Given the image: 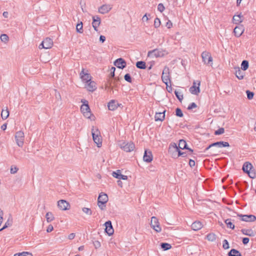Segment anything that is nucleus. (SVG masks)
<instances>
[{
  "instance_id": "f257e3e1",
  "label": "nucleus",
  "mask_w": 256,
  "mask_h": 256,
  "mask_svg": "<svg viewBox=\"0 0 256 256\" xmlns=\"http://www.w3.org/2000/svg\"><path fill=\"white\" fill-rule=\"evenodd\" d=\"M92 134L94 142L96 144L98 147H100L102 146V138L100 131L97 128L92 127Z\"/></svg>"
},
{
  "instance_id": "f03ea898",
  "label": "nucleus",
  "mask_w": 256,
  "mask_h": 256,
  "mask_svg": "<svg viewBox=\"0 0 256 256\" xmlns=\"http://www.w3.org/2000/svg\"><path fill=\"white\" fill-rule=\"evenodd\" d=\"M82 102L84 104L81 106L80 110L83 113L84 116L86 118H90L92 115V113L90 112L89 106L88 104V102L84 100L83 101V100H82Z\"/></svg>"
},
{
  "instance_id": "7ed1b4c3",
  "label": "nucleus",
  "mask_w": 256,
  "mask_h": 256,
  "mask_svg": "<svg viewBox=\"0 0 256 256\" xmlns=\"http://www.w3.org/2000/svg\"><path fill=\"white\" fill-rule=\"evenodd\" d=\"M169 152H172V155L174 156L176 153L178 152V157L180 156H186V154L184 152H182L178 147L176 143L171 144L169 147Z\"/></svg>"
},
{
  "instance_id": "20e7f679",
  "label": "nucleus",
  "mask_w": 256,
  "mask_h": 256,
  "mask_svg": "<svg viewBox=\"0 0 256 256\" xmlns=\"http://www.w3.org/2000/svg\"><path fill=\"white\" fill-rule=\"evenodd\" d=\"M166 54V52L160 49H154L149 51L148 54V56L150 58H158L164 56Z\"/></svg>"
},
{
  "instance_id": "39448f33",
  "label": "nucleus",
  "mask_w": 256,
  "mask_h": 256,
  "mask_svg": "<svg viewBox=\"0 0 256 256\" xmlns=\"http://www.w3.org/2000/svg\"><path fill=\"white\" fill-rule=\"evenodd\" d=\"M162 80V82L168 86V84L170 82V70L167 66H165L163 70Z\"/></svg>"
},
{
  "instance_id": "423d86ee",
  "label": "nucleus",
  "mask_w": 256,
  "mask_h": 256,
  "mask_svg": "<svg viewBox=\"0 0 256 256\" xmlns=\"http://www.w3.org/2000/svg\"><path fill=\"white\" fill-rule=\"evenodd\" d=\"M24 134L22 131H18L16 133L15 140L18 146L22 147L24 144Z\"/></svg>"
},
{
  "instance_id": "0eeeda50",
  "label": "nucleus",
  "mask_w": 256,
  "mask_h": 256,
  "mask_svg": "<svg viewBox=\"0 0 256 256\" xmlns=\"http://www.w3.org/2000/svg\"><path fill=\"white\" fill-rule=\"evenodd\" d=\"M150 226L157 232H160L162 230L158 219L156 216L152 217Z\"/></svg>"
},
{
  "instance_id": "6e6552de",
  "label": "nucleus",
  "mask_w": 256,
  "mask_h": 256,
  "mask_svg": "<svg viewBox=\"0 0 256 256\" xmlns=\"http://www.w3.org/2000/svg\"><path fill=\"white\" fill-rule=\"evenodd\" d=\"M120 147L126 152H130L134 150L135 146L134 144L132 142H122L120 144Z\"/></svg>"
},
{
  "instance_id": "1a4fd4ad",
  "label": "nucleus",
  "mask_w": 256,
  "mask_h": 256,
  "mask_svg": "<svg viewBox=\"0 0 256 256\" xmlns=\"http://www.w3.org/2000/svg\"><path fill=\"white\" fill-rule=\"evenodd\" d=\"M229 146H230V144H229L228 142H222V141L218 142L212 143V144H210V145H209L208 147H206L205 148L204 152H206L210 148L212 147H213V146H217L218 148H222V147H228Z\"/></svg>"
},
{
  "instance_id": "9d476101",
  "label": "nucleus",
  "mask_w": 256,
  "mask_h": 256,
  "mask_svg": "<svg viewBox=\"0 0 256 256\" xmlns=\"http://www.w3.org/2000/svg\"><path fill=\"white\" fill-rule=\"evenodd\" d=\"M200 82L198 81V83L196 81L193 82L192 86L190 88V92L191 94L198 95L200 92Z\"/></svg>"
},
{
  "instance_id": "9b49d317",
  "label": "nucleus",
  "mask_w": 256,
  "mask_h": 256,
  "mask_svg": "<svg viewBox=\"0 0 256 256\" xmlns=\"http://www.w3.org/2000/svg\"><path fill=\"white\" fill-rule=\"evenodd\" d=\"M238 216L242 218V220L246 222H252L256 220V217L252 214L243 215L242 214H238Z\"/></svg>"
},
{
  "instance_id": "f8f14e48",
  "label": "nucleus",
  "mask_w": 256,
  "mask_h": 256,
  "mask_svg": "<svg viewBox=\"0 0 256 256\" xmlns=\"http://www.w3.org/2000/svg\"><path fill=\"white\" fill-rule=\"evenodd\" d=\"M80 76L82 80L85 82H88L91 80L90 75L88 73V71L87 70L86 72H84V68H82L81 71Z\"/></svg>"
},
{
  "instance_id": "ddd939ff",
  "label": "nucleus",
  "mask_w": 256,
  "mask_h": 256,
  "mask_svg": "<svg viewBox=\"0 0 256 256\" xmlns=\"http://www.w3.org/2000/svg\"><path fill=\"white\" fill-rule=\"evenodd\" d=\"M202 61L206 64H208L212 60V58L211 56L210 53L207 52H204L202 54Z\"/></svg>"
},
{
  "instance_id": "4468645a",
  "label": "nucleus",
  "mask_w": 256,
  "mask_h": 256,
  "mask_svg": "<svg viewBox=\"0 0 256 256\" xmlns=\"http://www.w3.org/2000/svg\"><path fill=\"white\" fill-rule=\"evenodd\" d=\"M58 206L60 209L62 210H68L70 208L69 203L63 200H61L58 202Z\"/></svg>"
},
{
  "instance_id": "2eb2a0df",
  "label": "nucleus",
  "mask_w": 256,
  "mask_h": 256,
  "mask_svg": "<svg viewBox=\"0 0 256 256\" xmlns=\"http://www.w3.org/2000/svg\"><path fill=\"white\" fill-rule=\"evenodd\" d=\"M104 225L106 226L105 232L108 236H112L114 232V230L113 229L111 221L108 220L106 222Z\"/></svg>"
},
{
  "instance_id": "dca6fc26",
  "label": "nucleus",
  "mask_w": 256,
  "mask_h": 256,
  "mask_svg": "<svg viewBox=\"0 0 256 256\" xmlns=\"http://www.w3.org/2000/svg\"><path fill=\"white\" fill-rule=\"evenodd\" d=\"M153 156L151 151L146 150L144 151L143 160L146 162H150L152 160Z\"/></svg>"
},
{
  "instance_id": "f3484780",
  "label": "nucleus",
  "mask_w": 256,
  "mask_h": 256,
  "mask_svg": "<svg viewBox=\"0 0 256 256\" xmlns=\"http://www.w3.org/2000/svg\"><path fill=\"white\" fill-rule=\"evenodd\" d=\"M122 106L121 104H118L116 100H111L108 104V108L110 110H116L118 106Z\"/></svg>"
},
{
  "instance_id": "a211bd4d",
  "label": "nucleus",
  "mask_w": 256,
  "mask_h": 256,
  "mask_svg": "<svg viewBox=\"0 0 256 256\" xmlns=\"http://www.w3.org/2000/svg\"><path fill=\"white\" fill-rule=\"evenodd\" d=\"M100 18L98 16H92V27L94 28V30L96 32L98 30V28L100 25Z\"/></svg>"
},
{
  "instance_id": "6ab92c4d",
  "label": "nucleus",
  "mask_w": 256,
  "mask_h": 256,
  "mask_svg": "<svg viewBox=\"0 0 256 256\" xmlns=\"http://www.w3.org/2000/svg\"><path fill=\"white\" fill-rule=\"evenodd\" d=\"M244 30V26L242 24L236 26L234 30V33L236 36L240 37Z\"/></svg>"
},
{
  "instance_id": "aec40b11",
  "label": "nucleus",
  "mask_w": 256,
  "mask_h": 256,
  "mask_svg": "<svg viewBox=\"0 0 256 256\" xmlns=\"http://www.w3.org/2000/svg\"><path fill=\"white\" fill-rule=\"evenodd\" d=\"M114 64L118 68L120 69H123L126 66V62L122 58H119L114 62Z\"/></svg>"
},
{
  "instance_id": "412c9836",
  "label": "nucleus",
  "mask_w": 256,
  "mask_h": 256,
  "mask_svg": "<svg viewBox=\"0 0 256 256\" xmlns=\"http://www.w3.org/2000/svg\"><path fill=\"white\" fill-rule=\"evenodd\" d=\"M112 176L114 178L119 179H122L123 180H126L128 179V176L123 175L121 174V172L120 170H118L116 172H114L112 174Z\"/></svg>"
},
{
  "instance_id": "4be33fe9",
  "label": "nucleus",
  "mask_w": 256,
  "mask_h": 256,
  "mask_svg": "<svg viewBox=\"0 0 256 256\" xmlns=\"http://www.w3.org/2000/svg\"><path fill=\"white\" fill-rule=\"evenodd\" d=\"M112 9L109 4H104L98 8V12L102 14H105L108 12Z\"/></svg>"
},
{
  "instance_id": "5701e85b",
  "label": "nucleus",
  "mask_w": 256,
  "mask_h": 256,
  "mask_svg": "<svg viewBox=\"0 0 256 256\" xmlns=\"http://www.w3.org/2000/svg\"><path fill=\"white\" fill-rule=\"evenodd\" d=\"M165 112L164 110L163 112H156L155 114V120L156 121H163L165 118Z\"/></svg>"
},
{
  "instance_id": "b1692460",
  "label": "nucleus",
  "mask_w": 256,
  "mask_h": 256,
  "mask_svg": "<svg viewBox=\"0 0 256 256\" xmlns=\"http://www.w3.org/2000/svg\"><path fill=\"white\" fill-rule=\"evenodd\" d=\"M191 227L192 230L196 231L201 229L202 227V224L200 221H196L192 224Z\"/></svg>"
},
{
  "instance_id": "393cba45",
  "label": "nucleus",
  "mask_w": 256,
  "mask_h": 256,
  "mask_svg": "<svg viewBox=\"0 0 256 256\" xmlns=\"http://www.w3.org/2000/svg\"><path fill=\"white\" fill-rule=\"evenodd\" d=\"M42 42L44 44L46 49L50 48L53 46V41L52 39L49 38H46Z\"/></svg>"
},
{
  "instance_id": "a878e982",
  "label": "nucleus",
  "mask_w": 256,
  "mask_h": 256,
  "mask_svg": "<svg viewBox=\"0 0 256 256\" xmlns=\"http://www.w3.org/2000/svg\"><path fill=\"white\" fill-rule=\"evenodd\" d=\"M241 232L242 234L248 236H254L255 235V232L252 229H242Z\"/></svg>"
},
{
  "instance_id": "bb28decb",
  "label": "nucleus",
  "mask_w": 256,
  "mask_h": 256,
  "mask_svg": "<svg viewBox=\"0 0 256 256\" xmlns=\"http://www.w3.org/2000/svg\"><path fill=\"white\" fill-rule=\"evenodd\" d=\"M243 16L241 14H238V15H234L233 16V22L236 24H239L241 23L243 21Z\"/></svg>"
},
{
  "instance_id": "cd10ccee",
  "label": "nucleus",
  "mask_w": 256,
  "mask_h": 256,
  "mask_svg": "<svg viewBox=\"0 0 256 256\" xmlns=\"http://www.w3.org/2000/svg\"><path fill=\"white\" fill-rule=\"evenodd\" d=\"M235 74L238 78L239 80H242L244 76V72L242 71L240 68H235Z\"/></svg>"
},
{
  "instance_id": "c85d7f7f",
  "label": "nucleus",
  "mask_w": 256,
  "mask_h": 256,
  "mask_svg": "<svg viewBox=\"0 0 256 256\" xmlns=\"http://www.w3.org/2000/svg\"><path fill=\"white\" fill-rule=\"evenodd\" d=\"M252 166L251 164L246 162L244 163L243 166H242V170L244 172L247 173L249 172L252 169Z\"/></svg>"
},
{
  "instance_id": "c756f323",
  "label": "nucleus",
  "mask_w": 256,
  "mask_h": 256,
  "mask_svg": "<svg viewBox=\"0 0 256 256\" xmlns=\"http://www.w3.org/2000/svg\"><path fill=\"white\" fill-rule=\"evenodd\" d=\"M98 200L106 204L108 201V196L106 194L101 192L98 197Z\"/></svg>"
},
{
  "instance_id": "7c9ffc66",
  "label": "nucleus",
  "mask_w": 256,
  "mask_h": 256,
  "mask_svg": "<svg viewBox=\"0 0 256 256\" xmlns=\"http://www.w3.org/2000/svg\"><path fill=\"white\" fill-rule=\"evenodd\" d=\"M86 85V88L90 92H93L96 89V83L91 80Z\"/></svg>"
},
{
  "instance_id": "2f4dec72",
  "label": "nucleus",
  "mask_w": 256,
  "mask_h": 256,
  "mask_svg": "<svg viewBox=\"0 0 256 256\" xmlns=\"http://www.w3.org/2000/svg\"><path fill=\"white\" fill-rule=\"evenodd\" d=\"M228 256H242L241 253L237 250L232 249L228 254Z\"/></svg>"
},
{
  "instance_id": "473e14b6",
  "label": "nucleus",
  "mask_w": 256,
  "mask_h": 256,
  "mask_svg": "<svg viewBox=\"0 0 256 256\" xmlns=\"http://www.w3.org/2000/svg\"><path fill=\"white\" fill-rule=\"evenodd\" d=\"M178 148L179 149L180 148L182 150L188 148L186 142L184 140H180L178 146Z\"/></svg>"
},
{
  "instance_id": "72a5a7b5",
  "label": "nucleus",
  "mask_w": 256,
  "mask_h": 256,
  "mask_svg": "<svg viewBox=\"0 0 256 256\" xmlns=\"http://www.w3.org/2000/svg\"><path fill=\"white\" fill-rule=\"evenodd\" d=\"M12 218H9L6 222L5 223L4 225L3 226V227L1 229H0V232L7 228L8 226H11L12 225Z\"/></svg>"
},
{
  "instance_id": "f704fd0d",
  "label": "nucleus",
  "mask_w": 256,
  "mask_h": 256,
  "mask_svg": "<svg viewBox=\"0 0 256 256\" xmlns=\"http://www.w3.org/2000/svg\"><path fill=\"white\" fill-rule=\"evenodd\" d=\"M9 116V111L6 108V110H2L1 112V116L2 119L6 120Z\"/></svg>"
},
{
  "instance_id": "c9c22d12",
  "label": "nucleus",
  "mask_w": 256,
  "mask_h": 256,
  "mask_svg": "<svg viewBox=\"0 0 256 256\" xmlns=\"http://www.w3.org/2000/svg\"><path fill=\"white\" fill-rule=\"evenodd\" d=\"M136 66L140 69H145L146 68V62L144 61L137 62Z\"/></svg>"
},
{
  "instance_id": "e433bc0d",
  "label": "nucleus",
  "mask_w": 256,
  "mask_h": 256,
  "mask_svg": "<svg viewBox=\"0 0 256 256\" xmlns=\"http://www.w3.org/2000/svg\"><path fill=\"white\" fill-rule=\"evenodd\" d=\"M76 30L77 32H78L80 34H82L83 32V24L82 22H80L76 24Z\"/></svg>"
},
{
  "instance_id": "4c0bfd02",
  "label": "nucleus",
  "mask_w": 256,
  "mask_h": 256,
  "mask_svg": "<svg viewBox=\"0 0 256 256\" xmlns=\"http://www.w3.org/2000/svg\"><path fill=\"white\" fill-rule=\"evenodd\" d=\"M206 238L207 240L209 241L214 242L216 240V236L214 233H210L206 236Z\"/></svg>"
},
{
  "instance_id": "58836bf2",
  "label": "nucleus",
  "mask_w": 256,
  "mask_h": 256,
  "mask_svg": "<svg viewBox=\"0 0 256 256\" xmlns=\"http://www.w3.org/2000/svg\"><path fill=\"white\" fill-rule=\"evenodd\" d=\"M161 248L164 250H167L171 248L172 246L170 244L166 242H162L160 244Z\"/></svg>"
},
{
  "instance_id": "ea45409f",
  "label": "nucleus",
  "mask_w": 256,
  "mask_h": 256,
  "mask_svg": "<svg viewBox=\"0 0 256 256\" xmlns=\"http://www.w3.org/2000/svg\"><path fill=\"white\" fill-rule=\"evenodd\" d=\"M46 220L48 222H51L54 220V216L51 212H48L46 215Z\"/></svg>"
},
{
  "instance_id": "a19ab883",
  "label": "nucleus",
  "mask_w": 256,
  "mask_h": 256,
  "mask_svg": "<svg viewBox=\"0 0 256 256\" xmlns=\"http://www.w3.org/2000/svg\"><path fill=\"white\" fill-rule=\"evenodd\" d=\"M248 68V62L246 60H244L241 64V68L242 70H246Z\"/></svg>"
},
{
  "instance_id": "79ce46f5",
  "label": "nucleus",
  "mask_w": 256,
  "mask_h": 256,
  "mask_svg": "<svg viewBox=\"0 0 256 256\" xmlns=\"http://www.w3.org/2000/svg\"><path fill=\"white\" fill-rule=\"evenodd\" d=\"M225 223L226 224L227 226L230 228L234 229V225L231 222L230 219H227L225 220Z\"/></svg>"
},
{
  "instance_id": "37998d69",
  "label": "nucleus",
  "mask_w": 256,
  "mask_h": 256,
  "mask_svg": "<svg viewBox=\"0 0 256 256\" xmlns=\"http://www.w3.org/2000/svg\"><path fill=\"white\" fill-rule=\"evenodd\" d=\"M174 94H175V95H176V97L177 98L180 100V102H181L184 98L183 94H182L181 92H178L177 90L174 91Z\"/></svg>"
},
{
  "instance_id": "c03bdc74",
  "label": "nucleus",
  "mask_w": 256,
  "mask_h": 256,
  "mask_svg": "<svg viewBox=\"0 0 256 256\" xmlns=\"http://www.w3.org/2000/svg\"><path fill=\"white\" fill-rule=\"evenodd\" d=\"M82 210L84 213H85L88 215L90 216L92 214V210H91L90 208H82Z\"/></svg>"
},
{
  "instance_id": "a18cd8bd",
  "label": "nucleus",
  "mask_w": 256,
  "mask_h": 256,
  "mask_svg": "<svg viewBox=\"0 0 256 256\" xmlns=\"http://www.w3.org/2000/svg\"><path fill=\"white\" fill-rule=\"evenodd\" d=\"M0 40L2 42H6L8 40V36L6 34H2L0 36Z\"/></svg>"
},
{
  "instance_id": "49530a36",
  "label": "nucleus",
  "mask_w": 256,
  "mask_h": 256,
  "mask_svg": "<svg viewBox=\"0 0 256 256\" xmlns=\"http://www.w3.org/2000/svg\"><path fill=\"white\" fill-rule=\"evenodd\" d=\"M176 115L177 116H178V117H182L183 116V113L181 110L180 108H176Z\"/></svg>"
},
{
  "instance_id": "de8ad7c7",
  "label": "nucleus",
  "mask_w": 256,
  "mask_h": 256,
  "mask_svg": "<svg viewBox=\"0 0 256 256\" xmlns=\"http://www.w3.org/2000/svg\"><path fill=\"white\" fill-rule=\"evenodd\" d=\"M222 248L224 249V250H227V249H228L230 246H229V244L228 242V240H223V242H222Z\"/></svg>"
},
{
  "instance_id": "09e8293b",
  "label": "nucleus",
  "mask_w": 256,
  "mask_h": 256,
  "mask_svg": "<svg viewBox=\"0 0 256 256\" xmlns=\"http://www.w3.org/2000/svg\"><path fill=\"white\" fill-rule=\"evenodd\" d=\"M124 80L128 82H132V79L130 75L129 74H126L124 76Z\"/></svg>"
},
{
  "instance_id": "8fccbe9b",
  "label": "nucleus",
  "mask_w": 256,
  "mask_h": 256,
  "mask_svg": "<svg viewBox=\"0 0 256 256\" xmlns=\"http://www.w3.org/2000/svg\"><path fill=\"white\" fill-rule=\"evenodd\" d=\"M105 203L101 202V201L98 200V207L100 208L102 210H104L105 209L106 205Z\"/></svg>"
},
{
  "instance_id": "3c124183",
  "label": "nucleus",
  "mask_w": 256,
  "mask_h": 256,
  "mask_svg": "<svg viewBox=\"0 0 256 256\" xmlns=\"http://www.w3.org/2000/svg\"><path fill=\"white\" fill-rule=\"evenodd\" d=\"M160 25V20L156 18L154 20V26L155 28H158Z\"/></svg>"
},
{
  "instance_id": "603ef678",
  "label": "nucleus",
  "mask_w": 256,
  "mask_h": 256,
  "mask_svg": "<svg viewBox=\"0 0 256 256\" xmlns=\"http://www.w3.org/2000/svg\"><path fill=\"white\" fill-rule=\"evenodd\" d=\"M224 128H220L218 130L214 132V134L216 135H220L224 134Z\"/></svg>"
},
{
  "instance_id": "864d4df0",
  "label": "nucleus",
  "mask_w": 256,
  "mask_h": 256,
  "mask_svg": "<svg viewBox=\"0 0 256 256\" xmlns=\"http://www.w3.org/2000/svg\"><path fill=\"white\" fill-rule=\"evenodd\" d=\"M246 94H247V97L248 100H251L253 98L254 94L252 92H250L248 90H247L246 91Z\"/></svg>"
},
{
  "instance_id": "5fc2aeb1",
  "label": "nucleus",
  "mask_w": 256,
  "mask_h": 256,
  "mask_svg": "<svg viewBox=\"0 0 256 256\" xmlns=\"http://www.w3.org/2000/svg\"><path fill=\"white\" fill-rule=\"evenodd\" d=\"M18 168L16 166H12L10 168V173L14 174L17 172Z\"/></svg>"
},
{
  "instance_id": "6e6d98bb",
  "label": "nucleus",
  "mask_w": 256,
  "mask_h": 256,
  "mask_svg": "<svg viewBox=\"0 0 256 256\" xmlns=\"http://www.w3.org/2000/svg\"><path fill=\"white\" fill-rule=\"evenodd\" d=\"M165 8H164V6L163 4H158V10H159L160 12H162L164 11Z\"/></svg>"
},
{
  "instance_id": "4d7b16f0",
  "label": "nucleus",
  "mask_w": 256,
  "mask_h": 256,
  "mask_svg": "<svg viewBox=\"0 0 256 256\" xmlns=\"http://www.w3.org/2000/svg\"><path fill=\"white\" fill-rule=\"evenodd\" d=\"M20 256H32V254L29 252H20Z\"/></svg>"
},
{
  "instance_id": "13d9d810",
  "label": "nucleus",
  "mask_w": 256,
  "mask_h": 256,
  "mask_svg": "<svg viewBox=\"0 0 256 256\" xmlns=\"http://www.w3.org/2000/svg\"><path fill=\"white\" fill-rule=\"evenodd\" d=\"M197 107L196 104L194 102H192L190 104V105L188 106V109L190 110L192 108H196Z\"/></svg>"
},
{
  "instance_id": "bf43d9fd",
  "label": "nucleus",
  "mask_w": 256,
  "mask_h": 256,
  "mask_svg": "<svg viewBox=\"0 0 256 256\" xmlns=\"http://www.w3.org/2000/svg\"><path fill=\"white\" fill-rule=\"evenodd\" d=\"M108 82L110 83V86H106V89L108 90H112V87L111 86V84L112 82V81H110V80H108Z\"/></svg>"
},
{
  "instance_id": "052dcab7",
  "label": "nucleus",
  "mask_w": 256,
  "mask_h": 256,
  "mask_svg": "<svg viewBox=\"0 0 256 256\" xmlns=\"http://www.w3.org/2000/svg\"><path fill=\"white\" fill-rule=\"evenodd\" d=\"M94 246L96 248H98L100 246V243L98 240H96L94 242Z\"/></svg>"
},
{
  "instance_id": "680f3d73",
  "label": "nucleus",
  "mask_w": 256,
  "mask_h": 256,
  "mask_svg": "<svg viewBox=\"0 0 256 256\" xmlns=\"http://www.w3.org/2000/svg\"><path fill=\"white\" fill-rule=\"evenodd\" d=\"M247 174H248L250 177L252 178H254L256 177V173L251 172V170L249 172H247Z\"/></svg>"
},
{
  "instance_id": "e2e57ef3",
  "label": "nucleus",
  "mask_w": 256,
  "mask_h": 256,
  "mask_svg": "<svg viewBox=\"0 0 256 256\" xmlns=\"http://www.w3.org/2000/svg\"><path fill=\"white\" fill-rule=\"evenodd\" d=\"M166 26L168 28H172V22L170 20H168L166 23Z\"/></svg>"
},
{
  "instance_id": "0e129e2a",
  "label": "nucleus",
  "mask_w": 256,
  "mask_h": 256,
  "mask_svg": "<svg viewBox=\"0 0 256 256\" xmlns=\"http://www.w3.org/2000/svg\"><path fill=\"white\" fill-rule=\"evenodd\" d=\"M249 241H250V239L248 238H242V243L244 244H248V243Z\"/></svg>"
},
{
  "instance_id": "69168bd1",
  "label": "nucleus",
  "mask_w": 256,
  "mask_h": 256,
  "mask_svg": "<svg viewBox=\"0 0 256 256\" xmlns=\"http://www.w3.org/2000/svg\"><path fill=\"white\" fill-rule=\"evenodd\" d=\"M54 230L53 226L51 224L49 225L47 228L46 231L48 232H51Z\"/></svg>"
},
{
  "instance_id": "338daca9",
  "label": "nucleus",
  "mask_w": 256,
  "mask_h": 256,
  "mask_svg": "<svg viewBox=\"0 0 256 256\" xmlns=\"http://www.w3.org/2000/svg\"><path fill=\"white\" fill-rule=\"evenodd\" d=\"M189 165L192 168L195 166V162L192 160H190L189 161Z\"/></svg>"
},
{
  "instance_id": "774afa93",
  "label": "nucleus",
  "mask_w": 256,
  "mask_h": 256,
  "mask_svg": "<svg viewBox=\"0 0 256 256\" xmlns=\"http://www.w3.org/2000/svg\"><path fill=\"white\" fill-rule=\"evenodd\" d=\"M74 237L75 234L74 233H71L68 236V238L70 240H73L74 238Z\"/></svg>"
}]
</instances>
